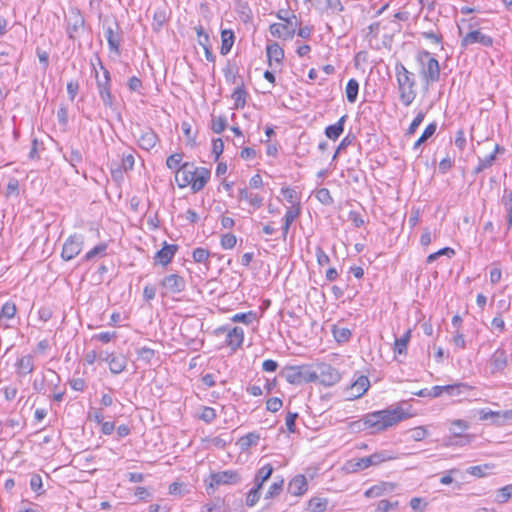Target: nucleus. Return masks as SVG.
Returning a JSON list of instances; mask_svg holds the SVG:
<instances>
[{
    "label": "nucleus",
    "instance_id": "obj_45",
    "mask_svg": "<svg viewBox=\"0 0 512 512\" xmlns=\"http://www.w3.org/2000/svg\"><path fill=\"white\" fill-rule=\"evenodd\" d=\"M443 255H446L447 257L451 258L452 256L455 255V251H454V249H452L450 247L441 248L438 251L428 255V257L426 258V263H428V264L432 263L436 259H438L440 256H443Z\"/></svg>",
    "mask_w": 512,
    "mask_h": 512
},
{
    "label": "nucleus",
    "instance_id": "obj_35",
    "mask_svg": "<svg viewBox=\"0 0 512 512\" xmlns=\"http://www.w3.org/2000/svg\"><path fill=\"white\" fill-rule=\"evenodd\" d=\"M501 201L507 212L508 229H512V191L505 188Z\"/></svg>",
    "mask_w": 512,
    "mask_h": 512
},
{
    "label": "nucleus",
    "instance_id": "obj_18",
    "mask_svg": "<svg viewBox=\"0 0 512 512\" xmlns=\"http://www.w3.org/2000/svg\"><path fill=\"white\" fill-rule=\"evenodd\" d=\"M85 23L84 17L82 16L79 9H72L67 22V33L69 38L73 39L75 34L83 28Z\"/></svg>",
    "mask_w": 512,
    "mask_h": 512
},
{
    "label": "nucleus",
    "instance_id": "obj_29",
    "mask_svg": "<svg viewBox=\"0 0 512 512\" xmlns=\"http://www.w3.org/2000/svg\"><path fill=\"white\" fill-rule=\"evenodd\" d=\"M235 41L234 32L231 29H224L221 31V47H220V53L222 55H227Z\"/></svg>",
    "mask_w": 512,
    "mask_h": 512
},
{
    "label": "nucleus",
    "instance_id": "obj_1",
    "mask_svg": "<svg viewBox=\"0 0 512 512\" xmlns=\"http://www.w3.org/2000/svg\"><path fill=\"white\" fill-rule=\"evenodd\" d=\"M411 416L412 415L409 412L397 405L392 408L368 413L364 417V424L367 427L374 429L375 432H380Z\"/></svg>",
    "mask_w": 512,
    "mask_h": 512
},
{
    "label": "nucleus",
    "instance_id": "obj_54",
    "mask_svg": "<svg viewBox=\"0 0 512 512\" xmlns=\"http://www.w3.org/2000/svg\"><path fill=\"white\" fill-rule=\"evenodd\" d=\"M300 214V204L298 203L296 206H292L289 208L283 218V221L286 225H290L294 222V220L299 216Z\"/></svg>",
    "mask_w": 512,
    "mask_h": 512
},
{
    "label": "nucleus",
    "instance_id": "obj_22",
    "mask_svg": "<svg viewBox=\"0 0 512 512\" xmlns=\"http://www.w3.org/2000/svg\"><path fill=\"white\" fill-rule=\"evenodd\" d=\"M507 366V355L504 349H497L490 358L491 372L502 371Z\"/></svg>",
    "mask_w": 512,
    "mask_h": 512
},
{
    "label": "nucleus",
    "instance_id": "obj_38",
    "mask_svg": "<svg viewBox=\"0 0 512 512\" xmlns=\"http://www.w3.org/2000/svg\"><path fill=\"white\" fill-rule=\"evenodd\" d=\"M437 124L436 122H432L426 126L424 131L422 132L421 136L416 140V142L413 145L414 150H418L419 147L426 142L429 138H431L434 133L436 132Z\"/></svg>",
    "mask_w": 512,
    "mask_h": 512
},
{
    "label": "nucleus",
    "instance_id": "obj_49",
    "mask_svg": "<svg viewBox=\"0 0 512 512\" xmlns=\"http://www.w3.org/2000/svg\"><path fill=\"white\" fill-rule=\"evenodd\" d=\"M64 158L73 166L76 167L82 162V154L79 149L71 148L68 155H64Z\"/></svg>",
    "mask_w": 512,
    "mask_h": 512
},
{
    "label": "nucleus",
    "instance_id": "obj_6",
    "mask_svg": "<svg viewBox=\"0 0 512 512\" xmlns=\"http://www.w3.org/2000/svg\"><path fill=\"white\" fill-rule=\"evenodd\" d=\"M241 480L242 477L237 470H225L211 473L209 475L207 493H213L220 485H237Z\"/></svg>",
    "mask_w": 512,
    "mask_h": 512
},
{
    "label": "nucleus",
    "instance_id": "obj_8",
    "mask_svg": "<svg viewBox=\"0 0 512 512\" xmlns=\"http://www.w3.org/2000/svg\"><path fill=\"white\" fill-rule=\"evenodd\" d=\"M298 24L299 21L297 16L295 14H291L289 19H285L284 23L271 24L269 30L273 37L282 38L284 40L292 39Z\"/></svg>",
    "mask_w": 512,
    "mask_h": 512
},
{
    "label": "nucleus",
    "instance_id": "obj_56",
    "mask_svg": "<svg viewBox=\"0 0 512 512\" xmlns=\"http://www.w3.org/2000/svg\"><path fill=\"white\" fill-rule=\"evenodd\" d=\"M210 256V252L202 247H198L193 250L192 258L196 263H205Z\"/></svg>",
    "mask_w": 512,
    "mask_h": 512
},
{
    "label": "nucleus",
    "instance_id": "obj_27",
    "mask_svg": "<svg viewBox=\"0 0 512 512\" xmlns=\"http://www.w3.org/2000/svg\"><path fill=\"white\" fill-rule=\"evenodd\" d=\"M170 13L164 7H158L153 14L152 30L159 32L164 24L169 20Z\"/></svg>",
    "mask_w": 512,
    "mask_h": 512
},
{
    "label": "nucleus",
    "instance_id": "obj_19",
    "mask_svg": "<svg viewBox=\"0 0 512 512\" xmlns=\"http://www.w3.org/2000/svg\"><path fill=\"white\" fill-rule=\"evenodd\" d=\"M211 176V171L205 167H196V174L193 175L191 189L194 193L201 191Z\"/></svg>",
    "mask_w": 512,
    "mask_h": 512
},
{
    "label": "nucleus",
    "instance_id": "obj_28",
    "mask_svg": "<svg viewBox=\"0 0 512 512\" xmlns=\"http://www.w3.org/2000/svg\"><path fill=\"white\" fill-rule=\"evenodd\" d=\"M266 53L269 65H271L272 61L281 64L284 59V50L280 47V45L277 42L268 44L266 47Z\"/></svg>",
    "mask_w": 512,
    "mask_h": 512
},
{
    "label": "nucleus",
    "instance_id": "obj_2",
    "mask_svg": "<svg viewBox=\"0 0 512 512\" xmlns=\"http://www.w3.org/2000/svg\"><path fill=\"white\" fill-rule=\"evenodd\" d=\"M395 74L399 99L404 106H410L417 95L415 76L400 61H397L395 64Z\"/></svg>",
    "mask_w": 512,
    "mask_h": 512
},
{
    "label": "nucleus",
    "instance_id": "obj_7",
    "mask_svg": "<svg viewBox=\"0 0 512 512\" xmlns=\"http://www.w3.org/2000/svg\"><path fill=\"white\" fill-rule=\"evenodd\" d=\"M395 459L394 456L390 455L387 451L375 452L369 456L358 458L348 462L349 469L352 472L364 470L370 466L379 465L385 461Z\"/></svg>",
    "mask_w": 512,
    "mask_h": 512
},
{
    "label": "nucleus",
    "instance_id": "obj_40",
    "mask_svg": "<svg viewBox=\"0 0 512 512\" xmlns=\"http://www.w3.org/2000/svg\"><path fill=\"white\" fill-rule=\"evenodd\" d=\"M223 73L228 83L236 84L238 77V67L235 63L227 61L226 66L223 68Z\"/></svg>",
    "mask_w": 512,
    "mask_h": 512
},
{
    "label": "nucleus",
    "instance_id": "obj_25",
    "mask_svg": "<svg viewBox=\"0 0 512 512\" xmlns=\"http://www.w3.org/2000/svg\"><path fill=\"white\" fill-rule=\"evenodd\" d=\"M158 141L157 134L152 130L147 128L143 133L140 135L138 139V145L140 148L149 151L150 149L154 148L156 143Z\"/></svg>",
    "mask_w": 512,
    "mask_h": 512
},
{
    "label": "nucleus",
    "instance_id": "obj_53",
    "mask_svg": "<svg viewBox=\"0 0 512 512\" xmlns=\"http://www.w3.org/2000/svg\"><path fill=\"white\" fill-rule=\"evenodd\" d=\"M512 496V485H506L497 491L496 502L502 504L507 502Z\"/></svg>",
    "mask_w": 512,
    "mask_h": 512
},
{
    "label": "nucleus",
    "instance_id": "obj_17",
    "mask_svg": "<svg viewBox=\"0 0 512 512\" xmlns=\"http://www.w3.org/2000/svg\"><path fill=\"white\" fill-rule=\"evenodd\" d=\"M101 361L108 363L110 372L115 375L123 372L127 365V359L122 354L106 353V358H101Z\"/></svg>",
    "mask_w": 512,
    "mask_h": 512
},
{
    "label": "nucleus",
    "instance_id": "obj_46",
    "mask_svg": "<svg viewBox=\"0 0 512 512\" xmlns=\"http://www.w3.org/2000/svg\"><path fill=\"white\" fill-rule=\"evenodd\" d=\"M315 197L320 203L324 205H331L334 202L330 191L327 188L318 189L315 193Z\"/></svg>",
    "mask_w": 512,
    "mask_h": 512
},
{
    "label": "nucleus",
    "instance_id": "obj_55",
    "mask_svg": "<svg viewBox=\"0 0 512 512\" xmlns=\"http://www.w3.org/2000/svg\"><path fill=\"white\" fill-rule=\"evenodd\" d=\"M234 322H241L244 324H250L256 319V313L253 311H249L246 313H237L232 318Z\"/></svg>",
    "mask_w": 512,
    "mask_h": 512
},
{
    "label": "nucleus",
    "instance_id": "obj_32",
    "mask_svg": "<svg viewBox=\"0 0 512 512\" xmlns=\"http://www.w3.org/2000/svg\"><path fill=\"white\" fill-rule=\"evenodd\" d=\"M411 339V330L408 329L400 338H395L394 346H393V352L394 354H406L407 353V346Z\"/></svg>",
    "mask_w": 512,
    "mask_h": 512
},
{
    "label": "nucleus",
    "instance_id": "obj_58",
    "mask_svg": "<svg viewBox=\"0 0 512 512\" xmlns=\"http://www.w3.org/2000/svg\"><path fill=\"white\" fill-rule=\"evenodd\" d=\"M237 243V238L232 233H226L221 236L220 244L223 249H232Z\"/></svg>",
    "mask_w": 512,
    "mask_h": 512
},
{
    "label": "nucleus",
    "instance_id": "obj_21",
    "mask_svg": "<svg viewBox=\"0 0 512 512\" xmlns=\"http://www.w3.org/2000/svg\"><path fill=\"white\" fill-rule=\"evenodd\" d=\"M308 489L307 479L304 475L300 474L295 476L289 483L287 487L288 493L294 496L303 495Z\"/></svg>",
    "mask_w": 512,
    "mask_h": 512
},
{
    "label": "nucleus",
    "instance_id": "obj_60",
    "mask_svg": "<svg viewBox=\"0 0 512 512\" xmlns=\"http://www.w3.org/2000/svg\"><path fill=\"white\" fill-rule=\"evenodd\" d=\"M138 358L145 363H150L155 356V351L148 347H142L137 350Z\"/></svg>",
    "mask_w": 512,
    "mask_h": 512
},
{
    "label": "nucleus",
    "instance_id": "obj_13",
    "mask_svg": "<svg viewBox=\"0 0 512 512\" xmlns=\"http://www.w3.org/2000/svg\"><path fill=\"white\" fill-rule=\"evenodd\" d=\"M196 174V167L193 163L185 162L175 171V181L180 188L191 186L193 175Z\"/></svg>",
    "mask_w": 512,
    "mask_h": 512
},
{
    "label": "nucleus",
    "instance_id": "obj_43",
    "mask_svg": "<svg viewBox=\"0 0 512 512\" xmlns=\"http://www.w3.org/2000/svg\"><path fill=\"white\" fill-rule=\"evenodd\" d=\"M495 161V155L489 154L484 158H479L478 165L474 168L473 174H479L485 169L491 167Z\"/></svg>",
    "mask_w": 512,
    "mask_h": 512
},
{
    "label": "nucleus",
    "instance_id": "obj_14",
    "mask_svg": "<svg viewBox=\"0 0 512 512\" xmlns=\"http://www.w3.org/2000/svg\"><path fill=\"white\" fill-rule=\"evenodd\" d=\"M493 38L489 35L483 34L480 30H471L461 40V46L467 47L478 43L484 47H491L493 45Z\"/></svg>",
    "mask_w": 512,
    "mask_h": 512
},
{
    "label": "nucleus",
    "instance_id": "obj_4",
    "mask_svg": "<svg viewBox=\"0 0 512 512\" xmlns=\"http://www.w3.org/2000/svg\"><path fill=\"white\" fill-rule=\"evenodd\" d=\"M280 375L288 383L294 385L316 382V375L313 368L309 365L287 366L281 371Z\"/></svg>",
    "mask_w": 512,
    "mask_h": 512
},
{
    "label": "nucleus",
    "instance_id": "obj_31",
    "mask_svg": "<svg viewBox=\"0 0 512 512\" xmlns=\"http://www.w3.org/2000/svg\"><path fill=\"white\" fill-rule=\"evenodd\" d=\"M273 470V466L270 463H267L261 467L254 478L255 487L261 489L264 482H266L271 477Z\"/></svg>",
    "mask_w": 512,
    "mask_h": 512
},
{
    "label": "nucleus",
    "instance_id": "obj_42",
    "mask_svg": "<svg viewBox=\"0 0 512 512\" xmlns=\"http://www.w3.org/2000/svg\"><path fill=\"white\" fill-rule=\"evenodd\" d=\"M107 247H108V245L105 242H102V243L96 245L93 249H91L84 255L82 260L90 261L97 256H104Z\"/></svg>",
    "mask_w": 512,
    "mask_h": 512
},
{
    "label": "nucleus",
    "instance_id": "obj_23",
    "mask_svg": "<svg viewBox=\"0 0 512 512\" xmlns=\"http://www.w3.org/2000/svg\"><path fill=\"white\" fill-rule=\"evenodd\" d=\"M395 489V484L391 482H380L367 489L364 493L367 498L380 497L386 493H390Z\"/></svg>",
    "mask_w": 512,
    "mask_h": 512
},
{
    "label": "nucleus",
    "instance_id": "obj_51",
    "mask_svg": "<svg viewBox=\"0 0 512 512\" xmlns=\"http://www.w3.org/2000/svg\"><path fill=\"white\" fill-rule=\"evenodd\" d=\"M478 413H479V419L482 421L492 419L493 423H499V420L501 419V412H499V411L481 409V410H479Z\"/></svg>",
    "mask_w": 512,
    "mask_h": 512
},
{
    "label": "nucleus",
    "instance_id": "obj_10",
    "mask_svg": "<svg viewBox=\"0 0 512 512\" xmlns=\"http://www.w3.org/2000/svg\"><path fill=\"white\" fill-rule=\"evenodd\" d=\"M84 245V237L74 233L64 242L61 257L64 261H70L80 254Z\"/></svg>",
    "mask_w": 512,
    "mask_h": 512
},
{
    "label": "nucleus",
    "instance_id": "obj_61",
    "mask_svg": "<svg viewBox=\"0 0 512 512\" xmlns=\"http://www.w3.org/2000/svg\"><path fill=\"white\" fill-rule=\"evenodd\" d=\"M260 488L253 487L246 496V505L249 507L254 506L260 499Z\"/></svg>",
    "mask_w": 512,
    "mask_h": 512
},
{
    "label": "nucleus",
    "instance_id": "obj_24",
    "mask_svg": "<svg viewBox=\"0 0 512 512\" xmlns=\"http://www.w3.org/2000/svg\"><path fill=\"white\" fill-rule=\"evenodd\" d=\"M347 118L348 115L345 114L341 116L335 124L327 126L324 131L326 137L333 141L337 140L344 131V125Z\"/></svg>",
    "mask_w": 512,
    "mask_h": 512
},
{
    "label": "nucleus",
    "instance_id": "obj_34",
    "mask_svg": "<svg viewBox=\"0 0 512 512\" xmlns=\"http://www.w3.org/2000/svg\"><path fill=\"white\" fill-rule=\"evenodd\" d=\"M239 199L248 201L254 208H260L263 203V198L258 194L251 193L247 188L239 190Z\"/></svg>",
    "mask_w": 512,
    "mask_h": 512
},
{
    "label": "nucleus",
    "instance_id": "obj_16",
    "mask_svg": "<svg viewBox=\"0 0 512 512\" xmlns=\"http://www.w3.org/2000/svg\"><path fill=\"white\" fill-rule=\"evenodd\" d=\"M177 251L178 245L164 242L163 247L154 255V263L161 264L163 266L168 265L172 261Z\"/></svg>",
    "mask_w": 512,
    "mask_h": 512
},
{
    "label": "nucleus",
    "instance_id": "obj_41",
    "mask_svg": "<svg viewBox=\"0 0 512 512\" xmlns=\"http://www.w3.org/2000/svg\"><path fill=\"white\" fill-rule=\"evenodd\" d=\"M332 334L338 343H345L351 338V330L345 327L333 325Z\"/></svg>",
    "mask_w": 512,
    "mask_h": 512
},
{
    "label": "nucleus",
    "instance_id": "obj_44",
    "mask_svg": "<svg viewBox=\"0 0 512 512\" xmlns=\"http://www.w3.org/2000/svg\"><path fill=\"white\" fill-rule=\"evenodd\" d=\"M17 311L16 305L14 302L7 301L2 305L0 310V319L6 318L11 319L15 316Z\"/></svg>",
    "mask_w": 512,
    "mask_h": 512
},
{
    "label": "nucleus",
    "instance_id": "obj_64",
    "mask_svg": "<svg viewBox=\"0 0 512 512\" xmlns=\"http://www.w3.org/2000/svg\"><path fill=\"white\" fill-rule=\"evenodd\" d=\"M283 402L279 397L269 398L266 402V409L270 412H277L282 407Z\"/></svg>",
    "mask_w": 512,
    "mask_h": 512
},
{
    "label": "nucleus",
    "instance_id": "obj_48",
    "mask_svg": "<svg viewBox=\"0 0 512 512\" xmlns=\"http://www.w3.org/2000/svg\"><path fill=\"white\" fill-rule=\"evenodd\" d=\"M227 126V119L224 116L213 117L211 120V129L214 133H221Z\"/></svg>",
    "mask_w": 512,
    "mask_h": 512
},
{
    "label": "nucleus",
    "instance_id": "obj_62",
    "mask_svg": "<svg viewBox=\"0 0 512 512\" xmlns=\"http://www.w3.org/2000/svg\"><path fill=\"white\" fill-rule=\"evenodd\" d=\"M216 416L217 415H216L215 409L205 406L202 409L200 419L206 423H211L212 421H214L216 419Z\"/></svg>",
    "mask_w": 512,
    "mask_h": 512
},
{
    "label": "nucleus",
    "instance_id": "obj_52",
    "mask_svg": "<svg viewBox=\"0 0 512 512\" xmlns=\"http://www.w3.org/2000/svg\"><path fill=\"white\" fill-rule=\"evenodd\" d=\"M283 484H284L283 479L273 482L265 494V499H271V498H274L275 496L279 495L281 493V491L283 490Z\"/></svg>",
    "mask_w": 512,
    "mask_h": 512
},
{
    "label": "nucleus",
    "instance_id": "obj_33",
    "mask_svg": "<svg viewBox=\"0 0 512 512\" xmlns=\"http://www.w3.org/2000/svg\"><path fill=\"white\" fill-rule=\"evenodd\" d=\"M328 499L324 497H312L307 503L309 512H325L328 506Z\"/></svg>",
    "mask_w": 512,
    "mask_h": 512
},
{
    "label": "nucleus",
    "instance_id": "obj_20",
    "mask_svg": "<svg viewBox=\"0 0 512 512\" xmlns=\"http://www.w3.org/2000/svg\"><path fill=\"white\" fill-rule=\"evenodd\" d=\"M244 340V331L241 327L235 326L227 331L225 343L233 351L240 348Z\"/></svg>",
    "mask_w": 512,
    "mask_h": 512
},
{
    "label": "nucleus",
    "instance_id": "obj_30",
    "mask_svg": "<svg viewBox=\"0 0 512 512\" xmlns=\"http://www.w3.org/2000/svg\"><path fill=\"white\" fill-rule=\"evenodd\" d=\"M259 440L260 435L258 433L250 432L240 437L236 444L239 446L241 451H247L250 447L256 446Z\"/></svg>",
    "mask_w": 512,
    "mask_h": 512
},
{
    "label": "nucleus",
    "instance_id": "obj_57",
    "mask_svg": "<svg viewBox=\"0 0 512 512\" xmlns=\"http://www.w3.org/2000/svg\"><path fill=\"white\" fill-rule=\"evenodd\" d=\"M424 117L425 114L422 111L418 112V114L416 115V117L413 119L408 129L406 130L405 136L413 135L416 132L417 128L420 126V124L423 122Z\"/></svg>",
    "mask_w": 512,
    "mask_h": 512
},
{
    "label": "nucleus",
    "instance_id": "obj_63",
    "mask_svg": "<svg viewBox=\"0 0 512 512\" xmlns=\"http://www.w3.org/2000/svg\"><path fill=\"white\" fill-rule=\"evenodd\" d=\"M410 507L417 512H424L428 503L420 497H414L410 500Z\"/></svg>",
    "mask_w": 512,
    "mask_h": 512
},
{
    "label": "nucleus",
    "instance_id": "obj_3",
    "mask_svg": "<svg viewBox=\"0 0 512 512\" xmlns=\"http://www.w3.org/2000/svg\"><path fill=\"white\" fill-rule=\"evenodd\" d=\"M415 58L420 67L419 75L427 87L440 80L439 62L429 51L420 50Z\"/></svg>",
    "mask_w": 512,
    "mask_h": 512
},
{
    "label": "nucleus",
    "instance_id": "obj_12",
    "mask_svg": "<svg viewBox=\"0 0 512 512\" xmlns=\"http://www.w3.org/2000/svg\"><path fill=\"white\" fill-rule=\"evenodd\" d=\"M104 37L108 42L110 51L120 54V35L118 33L119 24L114 21L108 23L107 21L103 24Z\"/></svg>",
    "mask_w": 512,
    "mask_h": 512
},
{
    "label": "nucleus",
    "instance_id": "obj_47",
    "mask_svg": "<svg viewBox=\"0 0 512 512\" xmlns=\"http://www.w3.org/2000/svg\"><path fill=\"white\" fill-rule=\"evenodd\" d=\"M183 154L182 153H174L168 156L166 159V166L171 170H177L180 168L182 163Z\"/></svg>",
    "mask_w": 512,
    "mask_h": 512
},
{
    "label": "nucleus",
    "instance_id": "obj_50",
    "mask_svg": "<svg viewBox=\"0 0 512 512\" xmlns=\"http://www.w3.org/2000/svg\"><path fill=\"white\" fill-rule=\"evenodd\" d=\"M43 483H42V477L34 473L31 475L30 478V488L37 493V495H42L45 493V490L42 489Z\"/></svg>",
    "mask_w": 512,
    "mask_h": 512
},
{
    "label": "nucleus",
    "instance_id": "obj_9",
    "mask_svg": "<svg viewBox=\"0 0 512 512\" xmlns=\"http://www.w3.org/2000/svg\"><path fill=\"white\" fill-rule=\"evenodd\" d=\"M313 371L316 375V381L327 387L336 384L341 378L338 370L327 363H318Z\"/></svg>",
    "mask_w": 512,
    "mask_h": 512
},
{
    "label": "nucleus",
    "instance_id": "obj_37",
    "mask_svg": "<svg viewBox=\"0 0 512 512\" xmlns=\"http://www.w3.org/2000/svg\"><path fill=\"white\" fill-rule=\"evenodd\" d=\"M472 389L471 386H469L466 383H456L451 385H445V393L451 397H457L460 396L463 393H466Z\"/></svg>",
    "mask_w": 512,
    "mask_h": 512
},
{
    "label": "nucleus",
    "instance_id": "obj_5",
    "mask_svg": "<svg viewBox=\"0 0 512 512\" xmlns=\"http://www.w3.org/2000/svg\"><path fill=\"white\" fill-rule=\"evenodd\" d=\"M99 65L103 71V77H99L97 71H95L96 85L99 96L105 107L114 109V96L111 93V78L109 71L102 65L100 59H98Z\"/></svg>",
    "mask_w": 512,
    "mask_h": 512
},
{
    "label": "nucleus",
    "instance_id": "obj_39",
    "mask_svg": "<svg viewBox=\"0 0 512 512\" xmlns=\"http://www.w3.org/2000/svg\"><path fill=\"white\" fill-rule=\"evenodd\" d=\"M359 91V83L356 79L351 78L348 80L345 88L346 98L349 103H354L357 100Z\"/></svg>",
    "mask_w": 512,
    "mask_h": 512
},
{
    "label": "nucleus",
    "instance_id": "obj_26",
    "mask_svg": "<svg viewBox=\"0 0 512 512\" xmlns=\"http://www.w3.org/2000/svg\"><path fill=\"white\" fill-rule=\"evenodd\" d=\"M247 96L248 93L245 89L244 82L241 80L240 83H237V87L234 89L231 95V98L234 100V109H243L246 105Z\"/></svg>",
    "mask_w": 512,
    "mask_h": 512
},
{
    "label": "nucleus",
    "instance_id": "obj_11",
    "mask_svg": "<svg viewBox=\"0 0 512 512\" xmlns=\"http://www.w3.org/2000/svg\"><path fill=\"white\" fill-rule=\"evenodd\" d=\"M160 286L165 290V292L162 293L163 296L167 294H178L185 290L186 281L182 276L173 273L166 275L160 281Z\"/></svg>",
    "mask_w": 512,
    "mask_h": 512
},
{
    "label": "nucleus",
    "instance_id": "obj_36",
    "mask_svg": "<svg viewBox=\"0 0 512 512\" xmlns=\"http://www.w3.org/2000/svg\"><path fill=\"white\" fill-rule=\"evenodd\" d=\"M16 366L18 368V373L25 375L33 372L34 370V361L33 356L31 355H25L21 357L17 363Z\"/></svg>",
    "mask_w": 512,
    "mask_h": 512
},
{
    "label": "nucleus",
    "instance_id": "obj_59",
    "mask_svg": "<svg viewBox=\"0 0 512 512\" xmlns=\"http://www.w3.org/2000/svg\"><path fill=\"white\" fill-rule=\"evenodd\" d=\"M398 505V501L391 502L389 500L382 499L377 503L375 512H388L389 510L397 508Z\"/></svg>",
    "mask_w": 512,
    "mask_h": 512
},
{
    "label": "nucleus",
    "instance_id": "obj_15",
    "mask_svg": "<svg viewBox=\"0 0 512 512\" xmlns=\"http://www.w3.org/2000/svg\"><path fill=\"white\" fill-rule=\"evenodd\" d=\"M370 386L367 376L360 375L346 390L348 399H358L363 396Z\"/></svg>",
    "mask_w": 512,
    "mask_h": 512
}]
</instances>
